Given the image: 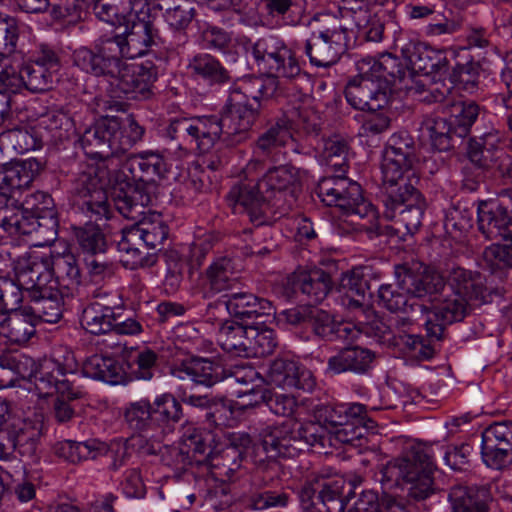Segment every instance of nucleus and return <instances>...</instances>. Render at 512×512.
Returning <instances> with one entry per match:
<instances>
[{
  "label": "nucleus",
  "mask_w": 512,
  "mask_h": 512,
  "mask_svg": "<svg viewBox=\"0 0 512 512\" xmlns=\"http://www.w3.org/2000/svg\"><path fill=\"white\" fill-rule=\"evenodd\" d=\"M251 52L260 69H266L269 73L286 79L301 75L294 52L278 36L267 35L258 39L252 45Z\"/></svg>",
  "instance_id": "obj_15"
},
{
  "label": "nucleus",
  "mask_w": 512,
  "mask_h": 512,
  "mask_svg": "<svg viewBox=\"0 0 512 512\" xmlns=\"http://www.w3.org/2000/svg\"><path fill=\"white\" fill-rule=\"evenodd\" d=\"M27 294L32 301V304L27 308L36 324L40 321L54 324L61 319L63 298L69 295L48 285L43 288L37 285L32 289H27Z\"/></svg>",
  "instance_id": "obj_31"
},
{
  "label": "nucleus",
  "mask_w": 512,
  "mask_h": 512,
  "mask_svg": "<svg viewBox=\"0 0 512 512\" xmlns=\"http://www.w3.org/2000/svg\"><path fill=\"white\" fill-rule=\"evenodd\" d=\"M24 88L22 67L12 64V59L7 60V64L0 66V120L7 113L12 102V95L20 92Z\"/></svg>",
  "instance_id": "obj_44"
},
{
  "label": "nucleus",
  "mask_w": 512,
  "mask_h": 512,
  "mask_svg": "<svg viewBox=\"0 0 512 512\" xmlns=\"http://www.w3.org/2000/svg\"><path fill=\"white\" fill-rule=\"evenodd\" d=\"M24 88L38 93L48 90L53 83V73L47 68L32 62L22 66Z\"/></svg>",
  "instance_id": "obj_61"
},
{
  "label": "nucleus",
  "mask_w": 512,
  "mask_h": 512,
  "mask_svg": "<svg viewBox=\"0 0 512 512\" xmlns=\"http://www.w3.org/2000/svg\"><path fill=\"white\" fill-rule=\"evenodd\" d=\"M477 214L479 230L486 238L508 240L512 233V189L501 190L498 200L481 202Z\"/></svg>",
  "instance_id": "obj_19"
},
{
  "label": "nucleus",
  "mask_w": 512,
  "mask_h": 512,
  "mask_svg": "<svg viewBox=\"0 0 512 512\" xmlns=\"http://www.w3.org/2000/svg\"><path fill=\"white\" fill-rule=\"evenodd\" d=\"M361 483L362 478L359 476L349 480L314 479L307 482L300 491L301 507L306 512H344Z\"/></svg>",
  "instance_id": "obj_9"
},
{
  "label": "nucleus",
  "mask_w": 512,
  "mask_h": 512,
  "mask_svg": "<svg viewBox=\"0 0 512 512\" xmlns=\"http://www.w3.org/2000/svg\"><path fill=\"white\" fill-rule=\"evenodd\" d=\"M152 422L155 428L165 429L166 437L172 431L173 425L182 417L181 404L169 394H162L152 404Z\"/></svg>",
  "instance_id": "obj_43"
},
{
  "label": "nucleus",
  "mask_w": 512,
  "mask_h": 512,
  "mask_svg": "<svg viewBox=\"0 0 512 512\" xmlns=\"http://www.w3.org/2000/svg\"><path fill=\"white\" fill-rule=\"evenodd\" d=\"M182 401L190 406L206 409L205 418L210 424L216 426L224 424L231 411L226 407L222 401H215L209 399L207 396L184 394Z\"/></svg>",
  "instance_id": "obj_55"
},
{
  "label": "nucleus",
  "mask_w": 512,
  "mask_h": 512,
  "mask_svg": "<svg viewBox=\"0 0 512 512\" xmlns=\"http://www.w3.org/2000/svg\"><path fill=\"white\" fill-rule=\"evenodd\" d=\"M1 144H5L12 157L13 154H24L38 147V141L27 129L15 128L0 133Z\"/></svg>",
  "instance_id": "obj_59"
},
{
  "label": "nucleus",
  "mask_w": 512,
  "mask_h": 512,
  "mask_svg": "<svg viewBox=\"0 0 512 512\" xmlns=\"http://www.w3.org/2000/svg\"><path fill=\"white\" fill-rule=\"evenodd\" d=\"M214 430L201 431L195 428L194 425L187 424L181 427L179 435V445L187 448H217L218 443Z\"/></svg>",
  "instance_id": "obj_62"
},
{
  "label": "nucleus",
  "mask_w": 512,
  "mask_h": 512,
  "mask_svg": "<svg viewBox=\"0 0 512 512\" xmlns=\"http://www.w3.org/2000/svg\"><path fill=\"white\" fill-rule=\"evenodd\" d=\"M42 432L43 421L40 415L12 423L13 448L40 444Z\"/></svg>",
  "instance_id": "obj_52"
},
{
  "label": "nucleus",
  "mask_w": 512,
  "mask_h": 512,
  "mask_svg": "<svg viewBox=\"0 0 512 512\" xmlns=\"http://www.w3.org/2000/svg\"><path fill=\"white\" fill-rule=\"evenodd\" d=\"M287 289L291 294L301 292L311 302L323 301L333 287V281L329 272L320 268L303 269L294 272L287 278Z\"/></svg>",
  "instance_id": "obj_29"
},
{
  "label": "nucleus",
  "mask_w": 512,
  "mask_h": 512,
  "mask_svg": "<svg viewBox=\"0 0 512 512\" xmlns=\"http://www.w3.org/2000/svg\"><path fill=\"white\" fill-rule=\"evenodd\" d=\"M501 142V132L491 121H485L483 127L475 128V135L468 144L467 155L477 167L496 169L502 175L512 178V162L501 148Z\"/></svg>",
  "instance_id": "obj_11"
},
{
  "label": "nucleus",
  "mask_w": 512,
  "mask_h": 512,
  "mask_svg": "<svg viewBox=\"0 0 512 512\" xmlns=\"http://www.w3.org/2000/svg\"><path fill=\"white\" fill-rule=\"evenodd\" d=\"M190 68L194 73L214 83H225L230 80L229 72L209 54L196 55L190 62Z\"/></svg>",
  "instance_id": "obj_56"
},
{
  "label": "nucleus",
  "mask_w": 512,
  "mask_h": 512,
  "mask_svg": "<svg viewBox=\"0 0 512 512\" xmlns=\"http://www.w3.org/2000/svg\"><path fill=\"white\" fill-rule=\"evenodd\" d=\"M435 464L426 450H407L388 461L380 470L384 490L401 488L409 501H422L435 491L433 474Z\"/></svg>",
  "instance_id": "obj_4"
},
{
  "label": "nucleus",
  "mask_w": 512,
  "mask_h": 512,
  "mask_svg": "<svg viewBox=\"0 0 512 512\" xmlns=\"http://www.w3.org/2000/svg\"><path fill=\"white\" fill-rule=\"evenodd\" d=\"M82 374L88 378L118 384L122 380V369L111 357L92 355L82 366Z\"/></svg>",
  "instance_id": "obj_45"
},
{
  "label": "nucleus",
  "mask_w": 512,
  "mask_h": 512,
  "mask_svg": "<svg viewBox=\"0 0 512 512\" xmlns=\"http://www.w3.org/2000/svg\"><path fill=\"white\" fill-rule=\"evenodd\" d=\"M445 287L462 294L468 301L475 300L480 304L489 303L494 295H500L497 290L489 289L485 285V279L479 272L463 267H453L450 270Z\"/></svg>",
  "instance_id": "obj_28"
},
{
  "label": "nucleus",
  "mask_w": 512,
  "mask_h": 512,
  "mask_svg": "<svg viewBox=\"0 0 512 512\" xmlns=\"http://www.w3.org/2000/svg\"><path fill=\"white\" fill-rule=\"evenodd\" d=\"M352 416V404L351 405H319L314 408V418L317 422L314 423L318 428V433L326 431L328 434L330 431L345 425Z\"/></svg>",
  "instance_id": "obj_50"
},
{
  "label": "nucleus",
  "mask_w": 512,
  "mask_h": 512,
  "mask_svg": "<svg viewBox=\"0 0 512 512\" xmlns=\"http://www.w3.org/2000/svg\"><path fill=\"white\" fill-rule=\"evenodd\" d=\"M195 16L194 7L187 0L174 3L173 6L165 9L164 21L173 32V41L169 46H178L186 40V30Z\"/></svg>",
  "instance_id": "obj_41"
},
{
  "label": "nucleus",
  "mask_w": 512,
  "mask_h": 512,
  "mask_svg": "<svg viewBox=\"0 0 512 512\" xmlns=\"http://www.w3.org/2000/svg\"><path fill=\"white\" fill-rule=\"evenodd\" d=\"M160 355L153 349L143 346L131 348L129 367L132 375L139 380H151L159 368Z\"/></svg>",
  "instance_id": "obj_49"
},
{
  "label": "nucleus",
  "mask_w": 512,
  "mask_h": 512,
  "mask_svg": "<svg viewBox=\"0 0 512 512\" xmlns=\"http://www.w3.org/2000/svg\"><path fill=\"white\" fill-rule=\"evenodd\" d=\"M114 206L126 219L135 224L120 231L117 248L121 253L120 261L127 269L150 267L156 263L155 252H143L146 247L150 250H161L168 236V226L160 214L151 212L147 207L152 203V197L144 190L136 189L128 194L120 193Z\"/></svg>",
  "instance_id": "obj_2"
},
{
  "label": "nucleus",
  "mask_w": 512,
  "mask_h": 512,
  "mask_svg": "<svg viewBox=\"0 0 512 512\" xmlns=\"http://www.w3.org/2000/svg\"><path fill=\"white\" fill-rule=\"evenodd\" d=\"M166 171V163L159 153L145 151L129 155L121 166L124 185L120 183L119 187L114 189L113 202L121 196L120 193L128 194L134 189L139 192L144 190L152 197L155 177H163Z\"/></svg>",
  "instance_id": "obj_10"
},
{
  "label": "nucleus",
  "mask_w": 512,
  "mask_h": 512,
  "mask_svg": "<svg viewBox=\"0 0 512 512\" xmlns=\"http://www.w3.org/2000/svg\"><path fill=\"white\" fill-rule=\"evenodd\" d=\"M401 285L410 296L428 298L432 302L445 286L444 278L437 271L422 265L397 266Z\"/></svg>",
  "instance_id": "obj_24"
},
{
  "label": "nucleus",
  "mask_w": 512,
  "mask_h": 512,
  "mask_svg": "<svg viewBox=\"0 0 512 512\" xmlns=\"http://www.w3.org/2000/svg\"><path fill=\"white\" fill-rule=\"evenodd\" d=\"M452 512H489L493 497L491 485L451 488L448 495Z\"/></svg>",
  "instance_id": "obj_33"
},
{
  "label": "nucleus",
  "mask_w": 512,
  "mask_h": 512,
  "mask_svg": "<svg viewBox=\"0 0 512 512\" xmlns=\"http://www.w3.org/2000/svg\"><path fill=\"white\" fill-rule=\"evenodd\" d=\"M227 313L243 322L253 321V324H263L264 317H270L275 313L272 303L264 298H259L249 292H236L226 295Z\"/></svg>",
  "instance_id": "obj_30"
},
{
  "label": "nucleus",
  "mask_w": 512,
  "mask_h": 512,
  "mask_svg": "<svg viewBox=\"0 0 512 512\" xmlns=\"http://www.w3.org/2000/svg\"><path fill=\"white\" fill-rule=\"evenodd\" d=\"M294 121L286 114L281 116L256 142V153L274 161L279 160L282 148L292 139Z\"/></svg>",
  "instance_id": "obj_35"
},
{
  "label": "nucleus",
  "mask_w": 512,
  "mask_h": 512,
  "mask_svg": "<svg viewBox=\"0 0 512 512\" xmlns=\"http://www.w3.org/2000/svg\"><path fill=\"white\" fill-rule=\"evenodd\" d=\"M267 379L269 384L287 389L311 391L316 385L315 378L309 369L288 358H277L272 361Z\"/></svg>",
  "instance_id": "obj_25"
},
{
  "label": "nucleus",
  "mask_w": 512,
  "mask_h": 512,
  "mask_svg": "<svg viewBox=\"0 0 512 512\" xmlns=\"http://www.w3.org/2000/svg\"><path fill=\"white\" fill-rule=\"evenodd\" d=\"M30 268L20 274V282L27 289L45 285L72 295L80 284V269L75 256L68 252L63 254L33 253L27 257Z\"/></svg>",
  "instance_id": "obj_6"
},
{
  "label": "nucleus",
  "mask_w": 512,
  "mask_h": 512,
  "mask_svg": "<svg viewBox=\"0 0 512 512\" xmlns=\"http://www.w3.org/2000/svg\"><path fill=\"white\" fill-rule=\"evenodd\" d=\"M77 242L83 252L89 255L103 254L106 240L98 225L86 223L76 231Z\"/></svg>",
  "instance_id": "obj_60"
},
{
  "label": "nucleus",
  "mask_w": 512,
  "mask_h": 512,
  "mask_svg": "<svg viewBox=\"0 0 512 512\" xmlns=\"http://www.w3.org/2000/svg\"><path fill=\"white\" fill-rule=\"evenodd\" d=\"M356 65L358 75L345 89L347 102L358 110H383L396 91L397 79L402 80L407 73L400 59L391 54H383L378 59L367 56Z\"/></svg>",
  "instance_id": "obj_3"
},
{
  "label": "nucleus",
  "mask_w": 512,
  "mask_h": 512,
  "mask_svg": "<svg viewBox=\"0 0 512 512\" xmlns=\"http://www.w3.org/2000/svg\"><path fill=\"white\" fill-rule=\"evenodd\" d=\"M401 66L407 73L403 79H397L398 83L407 82L408 78H426L429 74L444 70L448 66V60L443 50L430 47L428 44L410 40L401 47Z\"/></svg>",
  "instance_id": "obj_21"
},
{
  "label": "nucleus",
  "mask_w": 512,
  "mask_h": 512,
  "mask_svg": "<svg viewBox=\"0 0 512 512\" xmlns=\"http://www.w3.org/2000/svg\"><path fill=\"white\" fill-rule=\"evenodd\" d=\"M226 199L233 209L242 208L255 226H262L270 222L267 215L270 195L258 192L254 186L250 184L235 185L227 194Z\"/></svg>",
  "instance_id": "obj_26"
},
{
  "label": "nucleus",
  "mask_w": 512,
  "mask_h": 512,
  "mask_svg": "<svg viewBox=\"0 0 512 512\" xmlns=\"http://www.w3.org/2000/svg\"><path fill=\"white\" fill-rule=\"evenodd\" d=\"M239 275L235 261L229 257L215 259L200 278L203 298L210 299L232 289L238 283Z\"/></svg>",
  "instance_id": "obj_27"
},
{
  "label": "nucleus",
  "mask_w": 512,
  "mask_h": 512,
  "mask_svg": "<svg viewBox=\"0 0 512 512\" xmlns=\"http://www.w3.org/2000/svg\"><path fill=\"white\" fill-rule=\"evenodd\" d=\"M41 169L36 159H27L0 170V194L7 196L14 190L29 187Z\"/></svg>",
  "instance_id": "obj_37"
},
{
  "label": "nucleus",
  "mask_w": 512,
  "mask_h": 512,
  "mask_svg": "<svg viewBox=\"0 0 512 512\" xmlns=\"http://www.w3.org/2000/svg\"><path fill=\"white\" fill-rule=\"evenodd\" d=\"M319 24L305 44L310 63L327 68L338 62L348 46V29L342 20L331 14H318L312 19Z\"/></svg>",
  "instance_id": "obj_8"
},
{
  "label": "nucleus",
  "mask_w": 512,
  "mask_h": 512,
  "mask_svg": "<svg viewBox=\"0 0 512 512\" xmlns=\"http://www.w3.org/2000/svg\"><path fill=\"white\" fill-rule=\"evenodd\" d=\"M51 197L41 191L26 196L21 205L7 204L0 207V227L10 236L29 235L36 231L39 213L49 209Z\"/></svg>",
  "instance_id": "obj_14"
},
{
  "label": "nucleus",
  "mask_w": 512,
  "mask_h": 512,
  "mask_svg": "<svg viewBox=\"0 0 512 512\" xmlns=\"http://www.w3.org/2000/svg\"><path fill=\"white\" fill-rule=\"evenodd\" d=\"M217 341L229 355L249 358L248 325L244 326L234 321H225L219 328Z\"/></svg>",
  "instance_id": "obj_39"
},
{
  "label": "nucleus",
  "mask_w": 512,
  "mask_h": 512,
  "mask_svg": "<svg viewBox=\"0 0 512 512\" xmlns=\"http://www.w3.org/2000/svg\"><path fill=\"white\" fill-rule=\"evenodd\" d=\"M172 374L179 379H190L196 384L210 387L222 379L223 368L210 359L192 357L175 365Z\"/></svg>",
  "instance_id": "obj_36"
},
{
  "label": "nucleus",
  "mask_w": 512,
  "mask_h": 512,
  "mask_svg": "<svg viewBox=\"0 0 512 512\" xmlns=\"http://www.w3.org/2000/svg\"><path fill=\"white\" fill-rule=\"evenodd\" d=\"M375 359V353L361 346H350L341 349L328 359L327 370L333 374L354 373L365 374Z\"/></svg>",
  "instance_id": "obj_34"
},
{
  "label": "nucleus",
  "mask_w": 512,
  "mask_h": 512,
  "mask_svg": "<svg viewBox=\"0 0 512 512\" xmlns=\"http://www.w3.org/2000/svg\"><path fill=\"white\" fill-rule=\"evenodd\" d=\"M144 133V127L133 116L123 120L104 117L84 131L81 145L87 155L105 162L129 151L142 140Z\"/></svg>",
  "instance_id": "obj_5"
},
{
  "label": "nucleus",
  "mask_w": 512,
  "mask_h": 512,
  "mask_svg": "<svg viewBox=\"0 0 512 512\" xmlns=\"http://www.w3.org/2000/svg\"><path fill=\"white\" fill-rule=\"evenodd\" d=\"M110 38L101 39L93 49L80 47L73 53L74 64L82 71L100 77L116 78L121 73L122 60Z\"/></svg>",
  "instance_id": "obj_22"
},
{
  "label": "nucleus",
  "mask_w": 512,
  "mask_h": 512,
  "mask_svg": "<svg viewBox=\"0 0 512 512\" xmlns=\"http://www.w3.org/2000/svg\"><path fill=\"white\" fill-rule=\"evenodd\" d=\"M36 325L27 307L0 311V336L11 343L28 342L36 333Z\"/></svg>",
  "instance_id": "obj_32"
},
{
  "label": "nucleus",
  "mask_w": 512,
  "mask_h": 512,
  "mask_svg": "<svg viewBox=\"0 0 512 512\" xmlns=\"http://www.w3.org/2000/svg\"><path fill=\"white\" fill-rule=\"evenodd\" d=\"M116 46V51L121 58L134 59L146 54L150 47L165 45L166 40L162 38L153 22L145 17H137L127 26L123 34L110 37Z\"/></svg>",
  "instance_id": "obj_20"
},
{
  "label": "nucleus",
  "mask_w": 512,
  "mask_h": 512,
  "mask_svg": "<svg viewBox=\"0 0 512 512\" xmlns=\"http://www.w3.org/2000/svg\"><path fill=\"white\" fill-rule=\"evenodd\" d=\"M369 270L367 267H357L343 274L340 280V288L346 296L350 294L356 297L365 298L366 292L370 289Z\"/></svg>",
  "instance_id": "obj_64"
},
{
  "label": "nucleus",
  "mask_w": 512,
  "mask_h": 512,
  "mask_svg": "<svg viewBox=\"0 0 512 512\" xmlns=\"http://www.w3.org/2000/svg\"><path fill=\"white\" fill-rule=\"evenodd\" d=\"M166 136L177 142L179 149H192L202 153L210 151L216 144L218 126L210 122L209 116L176 118L165 129Z\"/></svg>",
  "instance_id": "obj_17"
},
{
  "label": "nucleus",
  "mask_w": 512,
  "mask_h": 512,
  "mask_svg": "<svg viewBox=\"0 0 512 512\" xmlns=\"http://www.w3.org/2000/svg\"><path fill=\"white\" fill-rule=\"evenodd\" d=\"M300 178V170L293 166L281 165L269 169L264 176L253 185L258 192L266 195L281 192L289 186L295 185Z\"/></svg>",
  "instance_id": "obj_42"
},
{
  "label": "nucleus",
  "mask_w": 512,
  "mask_h": 512,
  "mask_svg": "<svg viewBox=\"0 0 512 512\" xmlns=\"http://www.w3.org/2000/svg\"><path fill=\"white\" fill-rule=\"evenodd\" d=\"M348 143L339 136L334 135L323 141L321 157L326 165L335 170L345 172L347 168Z\"/></svg>",
  "instance_id": "obj_57"
},
{
  "label": "nucleus",
  "mask_w": 512,
  "mask_h": 512,
  "mask_svg": "<svg viewBox=\"0 0 512 512\" xmlns=\"http://www.w3.org/2000/svg\"><path fill=\"white\" fill-rule=\"evenodd\" d=\"M247 88L236 85L231 87L222 114L209 116L210 122L218 126L216 143L219 140L228 144L242 142L258 118L261 104L254 106L250 102Z\"/></svg>",
  "instance_id": "obj_7"
},
{
  "label": "nucleus",
  "mask_w": 512,
  "mask_h": 512,
  "mask_svg": "<svg viewBox=\"0 0 512 512\" xmlns=\"http://www.w3.org/2000/svg\"><path fill=\"white\" fill-rule=\"evenodd\" d=\"M250 394L257 396L255 404L262 401L273 414L278 416L291 417L298 407L296 398L291 394L272 392L270 390H256L254 386L250 389L236 392L239 398L249 396Z\"/></svg>",
  "instance_id": "obj_40"
},
{
  "label": "nucleus",
  "mask_w": 512,
  "mask_h": 512,
  "mask_svg": "<svg viewBox=\"0 0 512 512\" xmlns=\"http://www.w3.org/2000/svg\"><path fill=\"white\" fill-rule=\"evenodd\" d=\"M396 282L393 284H383L378 289L379 303L392 312H413L419 311L417 305L409 304V293L401 285V276L399 270L395 269Z\"/></svg>",
  "instance_id": "obj_47"
},
{
  "label": "nucleus",
  "mask_w": 512,
  "mask_h": 512,
  "mask_svg": "<svg viewBox=\"0 0 512 512\" xmlns=\"http://www.w3.org/2000/svg\"><path fill=\"white\" fill-rule=\"evenodd\" d=\"M30 268L27 258L19 261L16 272V281L7 277H0V311L15 310L19 308L27 288L20 282V274Z\"/></svg>",
  "instance_id": "obj_46"
},
{
  "label": "nucleus",
  "mask_w": 512,
  "mask_h": 512,
  "mask_svg": "<svg viewBox=\"0 0 512 512\" xmlns=\"http://www.w3.org/2000/svg\"><path fill=\"white\" fill-rule=\"evenodd\" d=\"M116 320L118 313L114 307L95 301L83 309L80 322L88 333L102 335L113 330Z\"/></svg>",
  "instance_id": "obj_38"
},
{
  "label": "nucleus",
  "mask_w": 512,
  "mask_h": 512,
  "mask_svg": "<svg viewBox=\"0 0 512 512\" xmlns=\"http://www.w3.org/2000/svg\"><path fill=\"white\" fill-rule=\"evenodd\" d=\"M78 364L72 352H66L63 361L58 358L45 360L39 367L35 368L32 377L38 390L49 394L55 390L58 395L68 399H79L83 397L84 390L76 385V371Z\"/></svg>",
  "instance_id": "obj_12"
},
{
  "label": "nucleus",
  "mask_w": 512,
  "mask_h": 512,
  "mask_svg": "<svg viewBox=\"0 0 512 512\" xmlns=\"http://www.w3.org/2000/svg\"><path fill=\"white\" fill-rule=\"evenodd\" d=\"M304 433L306 442L311 446L319 445L325 447L329 445L336 448L338 444H351L350 421L343 426L340 425L328 434L318 433L317 426L315 424H309L304 429Z\"/></svg>",
  "instance_id": "obj_53"
},
{
  "label": "nucleus",
  "mask_w": 512,
  "mask_h": 512,
  "mask_svg": "<svg viewBox=\"0 0 512 512\" xmlns=\"http://www.w3.org/2000/svg\"><path fill=\"white\" fill-rule=\"evenodd\" d=\"M468 300L455 290L444 288L433 298L431 305H417L422 314L423 326L431 338L441 340L445 327L462 321L468 310Z\"/></svg>",
  "instance_id": "obj_13"
},
{
  "label": "nucleus",
  "mask_w": 512,
  "mask_h": 512,
  "mask_svg": "<svg viewBox=\"0 0 512 512\" xmlns=\"http://www.w3.org/2000/svg\"><path fill=\"white\" fill-rule=\"evenodd\" d=\"M381 507L392 510L394 508L402 509L403 505L396 497L386 492L380 502L376 492L367 490L361 493L354 508L355 512H382Z\"/></svg>",
  "instance_id": "obj_63"
},
{
  "label": "nucleus",
  "mask_w": 512,
  "mask_h": 512,
  "mask_svg": "<svg viewBox=\"0 0 512 512\" xmlns=\"http://www.w3.org/2000/svg\"><path fill=\"white\" fill-rule=\"evenodd\" d=\"M107 172L99 166L86 165L75 180V192L79 197V205L90 217L96 220L111 217L110 205L104 185Z\"/></svg>",
  "instance_id": "obj_16"
},
{
  "label": "nucleus",
  "mask_w": 512,
  "mask_h": 512,
  "mask_svg": "<svg viewBox=\"0 0 512 512\" xmlns=\"http://www.w3.org/2000/svg\"><path fill=\"white\" fill-rule=\"evenodd\" d=\"M423 130L430 138L431 144L439 151H447L452 147V138L454 133L453 122H448L446 118L430 116L423 121Z\"/></svg>",
  "instance_id": "obj_51"
},
{
  "label": "nucleus",
  "mask_w": 512,
  "mask_h": 512,
  "mask_svg": "<svg viewBox=\"0 0 512 512\" xmlns=\"http://www.w3.org/2000/svg\"><path fill=\"white\" fill-rule=\"evenodd\" d=\"M451 113L454 133L459 138H463L470 133L473 124L480 116L484 122L486 121L485 112L480 105L473 100H464L454 103Z\"/></svg>",
  "instance_id": "obj_48"
},
{
  "label": "nucleus",
  "mask_w": 512,
  "mask_h": 512,
  "mask_svg": "<svg viewBox=\"0 0 512 512\" xmlns=\"http://www.w3.org/2000/svg\"><path fill=\"white\" fill-rule=\"evenodd\" d=\"M248 333L250 338L249 358L265 357L274 352L277 346V339L272 329L252 324L248 325Z\"/></svg>",
  "instance_id": "obj_54"
},
{
  "label": "nucleus",
  "mask_w": 512,
  "mask_h": 512,
  "mask_svg": "<svg viewBox=\"0 0 512 512\" xmlns=\"http://www.w3.org/2000/svg\"><path fill=\"white\" fill-rule=\"evenodd\" d=\"M158 74V66L150 60L130 66L122 64L121 73L115 78L116 87L127 99H147L152 95Z\"/></svg>",
  "instance_id": "obj_23"
},
{
  "label": "nucleus",
  "mask_w": 512,
  "mask_h": 512,
  "mask_svg": "<svg viewBox=\"0 0 512 512\" xmlns=\"http://www.w3.org/2000/svg\"><path fill=\"white\" fill-rule=\"evenodd\" d=\"M0 368L10 371L15 378L30 379L35 372V361L18 351L0 354Z\"/></svg>",
  "instance_id": "obj_58"
},
{
  "label": "nucleus",
  "mask_w": 512,
  "mask_h": 512,
  "mask_svg": "<svg viewBox=\"0 0 512 512\" xmlns=\"http://www.w3.org/2000/svg\"><path fill=\"white\" fill-rule=\"evenodd\" d=\"M415 161L413 139L406 133H394L387 141L381 164L386 193L384 218L393 222L382 226L376 207L362 195L361 186L345 176H328L317 185L316 194L327 206L339 208L344 214L366 219V229L376 234L404 237L421 226L425 200L421 193L406 181Z\"/></svg>",
  "instance_id": "obj_1"
},
{
  "label": "nucleus",
  "mask_w": 512,
  "mask_h": 512,
  "mask_svg": "<svg viewBox=\"0 0 512 512\" xmlns=\"http://www.w3.org/2000/svg\"><path fill=\"white\" fill-rule=\"evenodd\" d=\"M125 420L131 429L137 433L123 439L124 448H154L163 443L162 448H170L164 443L166 430L155 428L152 422V404L147 399L129 403L125 408Z\"/></svg>",
  "instance_id": "obj_18"
}]
</instances>
